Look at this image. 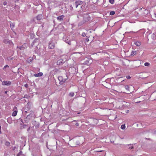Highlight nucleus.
<instances>
[{
  "instance_id": "f257e3e1",
  "label": "nucleus",
  "mask_w": 156,
  "mask_h": 156,
  "mask_svg": "<svg viewBox=\"0 0 156 156\" xmlns=\"http://www.w3.org/2000/svg\"><path fill=\"white\" fill-rule=\"evenodd\" d=\"M58 79L59 81V83L61 85H62L68 79V77L66 76V78H64L62 76H59L58 77Z\"/></svg>"
},
{
  "instance_id": "f03ea898",
  "label": "nucleus",
  "mask_w": 156,
  "mask_h": 156,
  "mask_svg": "<svg viewBox=\"0 0 156 156\" xmlns=\"http://www.w3.org/2000/svg\"><path fill=\"white\" fill-rule=\"evenodd\" d=\"M90 20V17L88 14H84L83 16V20L84 22H87Z\"/></svg>"
},
{
  "instance_id": "7ed1b4c3",
  "label": "nucleus",
  "mask_w": 156,
  "mask_h": 156,
  "mask_svg": "<svg viewBox=\"0 0 156 156\" xmlns=\"http://www.w3.org/2000/svg\"><path fill=\"white\" fill-rule=\"evenodd\" d=\"M82 3L83 2L81 1H77L73 4V5L77 8L79 5H82Z\"/></svg>"
},
{
  "instance_id": "20e7f679",
  "label": "nucleus",
  "mask_w": 156,
  "mask_h": 156,
  "mask_svg": "<svg viewBox=\"0 0 156 156\" xmlns=\"http://www.w3.org/2000/svg\"><path fill=\"white\" fill-rule=\"evenodd\" d=\"M55 46V44L52 41H50L49 43L48 48L51 49H53Z\"/></svg>"
},
{
  "instance_id": "39448f33",
  "label": "nucleus",
  "mask_w": 156,
  "mask_h": 156,
  "mask_svg": "<svg viewBox=\"0 0 156 156\" xmlns=\"http://www.w3.org/2000/svg\"><path fill=\"white\" fill-rule=\"evenodd\" d=\"M61 4V2L59 0H55L54 2V6L55 7H57Z\"/></svg>"
},
{
  "instance_id": "423d86ee",
  "label": "nucleus",
  "mask_w": 156,
  "mask_h": 156,
  "mask_svg": "<svg viewBox=\"0 0 156 156\" xmlns=\"http://www.w3.org/2000/svg\"><path fill=\"white\" fill-rule=\"evenodd\" d=\"M2 84L3 85L9 86L11 84V82L10 81H4L2 82Z\"/></svg>"
},
{
  "instance_id": "0eeeda50",
  "label": "nucleus",
  "mask_w": 156,
  "mask_h": 156,
  "mask_svg": "<svg viewBox=\"0 0 156 156\" xmlns=\"http://www.w3.org/2000/svg\"><path fill=\"white\" fill-rule=\"evenodd\" d=\"M43 74L42 72H39L37 74H34V76L35 77H41L43 76Z\"/></svg>"
},
{
  "instance_id": "6e6552de",
  "label": "nucleus",
  "mask_w": 156,
  "mask_h": 156,
  "mask_svg": "<svg viewBox=\"0 0 156 156\" xmlns=\"http://www.w3.org/2000/svg\"><path fill=\"white\" fill-rule=\"evenodd\" d=\"M64 17L65 16L64 15H62L58 16L57 18V19L58 20L61 21L63 20Z\"/></svg>"
},
{
  "instance_id": "1a4fd4ad",
  "label": "nucleus",
  "mask_w": 156,
  "mask_h": 156,
  "mask_svg": "<svg viewBox=\"0 0 156 156\" xmlns=\"http://www.w3.org/2000/svg\"><path fill=\"white\" fill-rule=\"evenodd\" d=\"M42 18V15L41 14H39L36 17V19L37 20H40Z\"/></svg>"
},
{
  "instance_id": "9d476101",
  "label": "nucleus",
  "mask_w": 156,
  "mask_h": 156,
  "mask_svg": "<svg viewBox=\"0 0 156 156\" xmlns=\"http://www.w3.org/2000/svg\"><path fill=\"white\" fill-rule=\"evenodd\" d=\"M38 42V39H35L31 44L32 47H33V45H34L35 43H36Z\"/></svg>"
},
{
  "instance_id": "9b49d317",
  "label": "nucleus",
  "mask_w": 156,
  "mask_h": 156,
  "mask_svg": "<svg viewBox=\"0 0 156 156\" xmlns=\"http://www.w3.org/2000/svg\"><path fill=\"white\" fill-rule=\"evenodd\" d=\"M17 113V110L14 111L12 113V116H15L16 115Z\"/></svg>"
},
{
  "instance_id": "f8f14e48",
  "label": "nucleus",
  "mask_w": 156,
  "mask_h": 156,
  "mask_svg": "<svg viewBox=\"0 0 156 156\" xmlns=\"http://www.w3.org/2000/svg\"><path fill=\"white\" fill-rule=\"evenodd\" d=\"M33 60V58L32 57H30L27 60V62L28 63H30L32 62Z\"/></svg>"
},
{
  "instance_id": "ddd939ff",
  "label": "nucleus",
  "mask_w": 156,
  "mask_h": 156,
  "mask_svg": "<svg viewBox=\"0 0 156 156\" xmlns=\"http://www.w3.org/2000/svg\"><path fill=\"white\" fill-rule=\"evenodd\" d=\"M134 44L137 46H140L141 44V43L139 41H136L134 43Z\"/></svg>"
},
{
  "instance_id": "4468645a",
  "label": "nucleus",
  "mask_w": 156,
  "mask_h": 156,
  "mask_svg": "<svg viewBox=\"0 0 156 156\" xmlns=\"http://www.w3.org/2000/svg\"><path fill=\"white\" fill-rule=\"evenodd\" d=\"M126 145L128 147V148L129 149H131L133 148V146L131 144H127Z\"/></svg>"
},
{
  "instance_id": "2eb2a0df",
  "label": "nucleus",
  "mask_w": 156,
  "mask_h": 156,
  "mask_svg": "<svg viewBox=\"0 0 156 156\" xmlns=\"http://www.w3.org/2000/svg\"><path fill=\"white\" fill-rule=\"evenodd\" d=\"M63 60L62 59H60L58 61H57V64H59V65H60L61 64H62L63 63V62H62V61H63Z\"/></svg>"
},
{
  "instance_id": "dca6fc26",
  "label": "nucleus",
  "mask_w": 156,
  "mask_h": 156,
  "mask_svg": "<svg viewBox=\"0 0 156 156\" xmlns=\"http://www.w3.org/2000/svg\"><path fill=\"white\" fill-rule=\"evenodd\" d=\"M136 53V51H132L131 55H134Z\"/></svg>"
},
{
  "instance_id": "f3484780",
  "label": "nucleus",
  "mask_w": 156,
  "mask_h": 156,
  "mask_svg": "<svg viewBox=\"0 0 156 156\" xmlns=\"http://www.w3.org/2000/svg\"><path fill=\"white\" fill-rule=\"evenodd\" d=\"M121 128L122 129H124L125 128V124H123L121 126Z\"/></svg>"
},
{
  "instance_id": "a211bd4d",
  "label": "nucleus",
  "mask_w": 156,
  "mask_h": 156,
  "mask_svg": "<svg viewBox=\"0 0 156 156\" xmlns=\"http://www.w3.org/2000/svg\"><path fill=\"white\" fill-rule=\"evenodd\" d=\"M69 95L71 97H73L74 95V93L73 92H70L69 94Z\"/></svg>"
},
{
  "instance_id": "6ab92c4d",
  "label": "nucleus",
  "mask_w": 156,
  "mask_h": 156,
  "mask_svg": "<svg viewBox=\"0 0 156 156\" xmlns=\"http://www.w3.org/2000/svg\"><path fill=\"white\" fill-rule=\"evenodd\" d=\"M144 65L145 66H149L150 65V64L149 62H146L144 63Z\"/></svg>"
},
{
  "instance_id": "aec40b11",
  "label": "nucleus",
  "mask_w": 156,
  "mask_h": 156,
  "mask_svg": "<svg viewBox=\"0 0 156 156\" xmlns=\"http://www.w3.org/2000/svg\"><path fill=\"white\" fill-rule=\"evenodd\" d=\"M15 26V23H12V24H10V27L12 29Z\"/></svg>"
},
{
  "instance_id": "412c9836",
  "label": "nucleus",
  "mask_w": 156,
  "mask_h": 156,
  "mask_svg": "<svg viewBox=\"0 0 156 156\" xmlns=\"http://www.w3.org/2000/svg\"><path fill=\"white\" fill-rule=\"evenodd\" d=\"M65 42L66 43H68L69 45H70L71 44V43L70 41H69L68 40H66L65 41Z\"/></svg>"
},
{
  "instance_id": "4be33fe9",
  "label": "nucleus",
  "mask_w": 156,
  "mask_h": 156,
  "mask_svg": "<svg viewBox=\"0 0 156 156\" xmlns=\"http://www.w3.org/2000/svg\"><path fill=\"white\" fill-rule=\"evenodd\" d=\"M115 13V12L114 11H112L110 13V15L111 16L114 15Z\"/></svg>"
},
{
  "instance_id": "5701e85b",
  "label": "nucleus",
  "mask_w": 156,
  "mask_h": 156,
  "mask_svg": "<svg viewBox=\"0 0 156 156\" xmlns=\"http://www.w3.org/2000/svg\"><path fill=\"white\" fill-rule=\"evenodd\" d=\"M4 42L5 43H7L9 42V41L8 39H5L4 40Z\"/></svg>"
},
{
  "instance_id": "b1692460",
  "label": "nucleus",
  "mask_w": 156,
  "mask_h": 156,
  "mask_svg": "<svg viewBox=\"0 0 156 156\" xmlns=\"http://www.w3.org/2000/svg\"><path fill=\"white\" fill-rule=\"evenodd\" d=\"M109 2L113 4L114 2V0H109Z\"/></svg>"
},
{
  "instance_id": "393cba45",
  "label": "nucleus",
  "mask_w": 156,
  "mask_h": 156,
  "mask_svg": "<svg viewBox=\"0 0 156 156\" xmlns=\"http://www.w3.org/2000/svg\"><path fill=\"white\" fill-rule=\"evenodd\" d=\"M69 9L71 10H72L73 9V7L72 5H69Z\"/></svg>"
},
{
  "instance_id": "a878e982",
  "label": "nucleus",
  "mask_w": 156,
  "mask_h": 156,
  "mask_svg": "<svg viewBox=\"0 0 156 156\" xmlns=\"http://www.w3.org/2000/svg\"><path fill=\"white\" fill-rule=\"evenodd\" d=\"M125 88L126 90H129V87L128 85H126L125 87Z\"/></svg>"
},
{
  "instance_id": "bb28decb",
  "label": "nucleus",
  "mask_w": 156,
  "mask_h": 156,
  "mask_svg": "<svg viewBox=\"0 0 156 156\" xmlns=\"http://www.w3.org/2000/svg\"><path fill=\"white\" fill-rule=\"evenodd\" d=\"M82 36L83 37H85L86 36V34L85 33L83 32L82 33Z\"/></svg>"
},
{
  "instance_id": "cd10ccee",
  "label": "nucleus",
  "mask_w": 156,
  "mask_h": 156,
  "mask_svg": "<svg viewBox=\"0 0 156 156\" xmlns=\"http://www.w3.org/2000/svg\"><path fill=\"white\" fill-rule=\"evenodd\" d=\"M87 37V39H86V42H88V41H89V39H88V38H89V37H87H87Z\"/></svg>"
},
{
  "instance_id": "c85d7f7f",
  "label": "nucleus",
  "mask_w": 156,
  "mask_h": 156,
  "mask_svg": "<svg viewBox=\"0 0 156 156\" xmlns=\"http://www.w3.org/2000/svg\"><path fill=\"white\" fill-rule=\"evenodd\" d=\"M9 144H10V143L8 142H6L5 143V145L7 146H9Z\"/></svg>"
},
{
  "instance_id": "c756f323",
  "label": "nucleus",
  "mask_w": 156,
  "mask_h": 156,
  "mask_svg": "<svg viewBox=\"0 0 156 156\" xmlns=\"http://www.w3.org/2000/svg\"><path fill=\"white\" fill-rule=\"evenodd\" d=\"M9 67V66L8 65H6L4 67V68H3V69H5V68L6 67Z\"/></svg>"
},
{
  "instance_id": "7c9ffc66",
  "label": "nucleus",
  "mask_w": 156,
  "mask_h": 156,
  "mask_svg": "<svg viewBox=\"0 0 156 156\" xmlns=\"http://www.w3.org/2000/svg\"><path fill=\"white\" fill-rule=\"evenodd\" d=\"M24 86L26 88H28V85L27 84H26L24 85Z\"/></svg>"
},
{
  "instance_id": "2f4dec72",
  "label": "nucleus",
  "mask_w": 156,
  "mask_h": 156,
  "mask_svg": "<svg viewBox=\"0 0 156 156\" xmlns=\"http://www.w3.org/2000/svg\"><path fill=\"white\" fill-rule=\"evenodd\" d=\"M7 4V2H3V5H5Z\"/></svg>"
},
{
  "instance_id": "473e14b6",
  "label": "nucleus",
  "mask_w": 156,
  "mask_h": 156,
  "mask_svg": "<svg viewBox=\"0 0 156 156\" xmlns=\"http://www.w3.org/2000/svg\"><path fill=\"white\" fill-rule=\"evenodd\" d=\"M130 76H126V78L128 79H130Z\"/></svg>"
},
{
  "instance_id": "72a5a7b5",
  "label": "nucleus",
  "mask_w": 156,
  "mask_h": 156,
  "mask_svg": "<svg viewBox=\"0 0 156 156\" xmlns=\"http://www.w3.org/2000/svg\"><path fill=\"white\" fill-rule=\"evenodd\" d=\"M31 114H30V115H27V118H29L30 116H31Z\"/></svg>"
},
{
  "instance_id": "f704fd0d",
  "label": "nucleus",
  "mask_w": 156,
  "mask_h": 156,
  "mask_svg": "<svg viewBox=\"0 0 156 156\" xmlns=\"http://www.w3.org/2000/svg\"><path fill=\"white\" fill-rule=\"evenodd\" d=\"M126 113H128L129 112V110H126Z\"/></svg>"
},
{
  "instance_id": "c9c22d12",
  "label": "nucleus",
  "mask_w": 156,
  "mask_h": 156,
  "mask_svg": "<svg viewBox=\"0 0 156 156\" xmlns=\"http://www.w3.org/2000/svg\"><path fill=\"white\" fill-rule=\"evenodd\" d=\"M51 3V1H48V3L50 4Z\"/></svg>"
},
{
  "instance_id": "e433bc0d",
  "label": "nucleus",
  "mask_w": 156,
  "mask_h": 156,
  "mask_svg": "<svg viewBox=\"0 0 156 156\" xmlns=\"http://www.w3.org/2000/svg\"><path fill=\"white\" fill-rule=\"evenodd\" d=\"M154 15L155 16V17L156 18V13H154Z\"/></svg>"
},
{
  "instance_id": "4c0bfd02",
  "label": "nucleus",
  "mask_w": 156,
  "mask_h": 156,
  "mask_svg": "<svg viewBox=\"0 0 156 156\" xmlns=\"http://www.w3.org/2000/svg\"><path fill=\"white\" fill-rule=\"evenodd\" d=\"M20 155V153H19L17 155V156H19Z\"/></svg>"
},
{
  "instance_id": "58836bf2",
  "label": "nucleus",
  "mask_w": 156,
  "mask_h": 156,
  "mask_svg": "<svg viewBox=\"0 0 156 156\" xmlns=\"http://www.w3.org/2000/svg\"><path fill=\"white\" fill-rule=\"evenodd\" d=\"M7 93V91H5V94H6Z\"/></svg>"
},
{
  "instance_id": "ea45409f",
  "label": "nucleus",
  "mask_w": 156,
  "mask_h": 156,
  "mask_svg": "<svg viewBox=\"0 0 156 156\" xmlns=\"http://www.w3.org/2000/svg\"><path fill=\"white\" fill-rule=\"evenodd\" d=\"M0 133H1V129H0Z\"/></svg>"
},
{
  "instance_id": "a19ab883",
  "label": "nucleus",
  "mask_w": 156,
  "mask_h": 156,
  "mask_svg": "<svg viewBox=\"0 0 156 156\" xmlns=\"http://www.w3.org/2000/svg\"><path fill=\"white\" fill-rule=\"evenodd\" d=\"M89 32H90V33H91V31H90Z\"/></svg>"
}]
</instances>
